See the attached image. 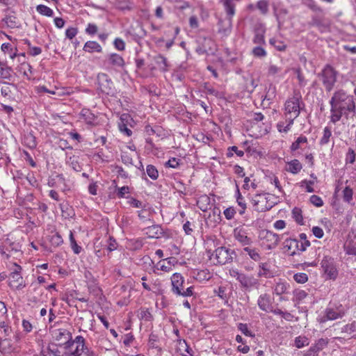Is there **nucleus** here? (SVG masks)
<instances>
[{
  "label": "nucleus",
  "mask_w": 356,
  "mask_h": 356,
  "mask_svg": "<svg viewBox=\"0 0 356 356\" xmlns=\"http://www.w3.org/2000/svg\"><path fill=\"white\" fill-rule=\"evenodd\" d=\"M151 238H157L160 232V227L159 226H152L147 229L146 232Z\"/></svg>",
  "instance_id": "de8ad7c7"
},
{
  "label": "nucleus",
  "mask_w": 356,
  "mask_h": 356,
  "mask_svg": "<svg viewBox=\"0 0 356 356\" xmlns=\"http://www.w3.org/2000/svg\"><path fill=\"white\" fill-rule=\"evenodd\" d=\"M236 202L241 209L238 210V213L240 215H243L245 213L246 209V203L243 197L240 193L238 189L236 191Z\"/></svg>",
  "instance_id": "a878e982"
},
{
  "label": "nucleus",
  "mask_w": 356,
  "mask_h": 356,
  "mask_svg": "<svg viewBox=\"0 0 356 356\" xmlns=\"http://www.w3.org/2000/svg\"><path fill=\"white\" fill-rule=\"evenodd\" d=\"M332 136V131L330 128L325 127L323 129V136L320 140V144L321 145H326L329 143L330 138Z\"/></svg>",
  "instance_id": "58836bf2"
},
{
  "label": "nucleus",
  "mask_w": 356,
  "mask_h": 356,
  "mask_svg": "<svg viewBox=\"0 0 356 356\" xmlns=\"http://www.w3.org/2000/svg\"><path fill=\"white\" fill-rule=\"evenodd\" d=\"M307 143V138L306 136H299L295 142H293L291 146V151H296L300 148L302 145Z\"/></svg>",
  "instance_id": "2f4dec72"
},
{
  "label": "nucleus",
  "mask_w": 356,
  "mask_h": 356,
  "mask_svg": "<svg viewBox=\"0 0 356 356\" xmlns=\"http://www.w3.org/2000/svg\"><path fill=\"white\" fill-rule=\"evenodd\" d=\"M237 327L244 335L250 337H254V334L249 330L248 324L240 323L237 325Z\"/></svg>",
  "instance_id": "37998d69"
},
{
  "label": "nucleus",
  "mask_w": 356,
  "mask_h": 356,
  "mask_svg": "<svg viewBox=\"0 0 356 356\" xmlns=\"http://www.w3.org/2000/svg\"><path fill=\"white\" fill-rule=\"evenodd\" d=\"M184 280L182 275L179 273H175L171 277L172 291L175 294L181 293V290L183 289V284Z\"/></svg>",
  "instance_id": "dca6fc26"
},
{
  "label": "nucleus",
  "mask_w": 356,
  "mask_h": 356,
  "mask_svg": "<svg viewBox=\"0 0 356 356\" xmlns=\"http://www.w3.org/2000/svg\"><path fill=\"white\" fill-rule=\"evenodd\" d=\"M62 237L58 234H55L51 236V242L53 245L58 246L59 245L63 243Z\"/></svg>",
  "instance_id": "e2e57ef3"
},
{
  "label": "nucleus",
  "mask_w": 356,
  "mask_h": 356,
  "mask_svg": "<svg viewBox=\"0 0 356 356\" xmlns=\"http://www.w3.org/2000/svg\"><path fill=\"white\" fill-rule=\"evenodd\" d=\"M303 107L304 104L302 102V97L300 94L294 93L292 97L288 98L284 104V115L285 122L277 123V127L278 131L284 133L288 132L293 124L294 120L299 116L300 111Z\"/></svg>",
  "instance_id": "f03ea898"
},
{
  "label": "nucleus",
  "mask_w": 356,
  "mask_h": 356,
  "mask_svg": "<svg viewBox=\"0 0 356 356\" xmlns=\"http://www.w3.org/2000/svg\"><path fill=\"white\" fill-rule=\"evenodd\" d=\"M36 10L40 15L47 17H51L54 15V11L52 9L42 4L37 6Z\"/></svg>",
  "instance_id": "c756f323"
},
{
  "label": "nucleus",
  "mask_w": 356,
  "mask_h": 356,
  "mask_svg": "<svg viewBox=\"0 0 356 356\" xmlns=\"http://www.w3.org/2000/svg\"><path fill=\"white\" fill-rule=\"evenodd\" d=\"M298 246V239L289 238L285 240L284 243V248L289 255L297 254V247Z\"/></svg>",
  "instance_id": "aec40b11"
},
{
  "label": "nucleus",
  "mask_w": 356,
  "mask_h": 356,
  "mask_svg": "<svg viewBox=\"0 0 356 356\" xmlns=\"http://www.w3.org/2000/svg\"><path fill=\"white\" fill-rule=\"evenodd\" d=\"M179 165V160L176 158L170 159L165 163V166L172 168H177Z\"/></svg>",
  "instance_id": "69168bd1"
},
{
  "label": "nucleus",
  "mask_w": 356,
  "mask_h": 356,
  "mask_svg": "<svg viewBox=\"0 0 356 356\" xmlns=\"http://www.w3.org/2000/svg\"><path fill=\"white\" fill-rule=\"evenodd\" d=\"M249 235V230L243 226L236 227L233 232L234 239L243 246H248L252 243V240Z\"/></svg>",
  "instance_id": "1a4fd4ad"
},
{
  "label": "nucleus",
  "mask_w": 356,
  "mask_h": 356,
  "mask_svg": "<svg viewBox=\"0 0 356 356\" xmlns=\"http://www.w3.org/2000/svg\"><path fill=\"white\" fill-rule=\"evenodd\" d=\"M328 343V341L327 339H319L317 340L315 343L312 346L318 353H319L321 350L325 348Z\"/></svg>",
  "instance_id": "c03bdc74"
},
{
  "label": "nucleus",
  "mask_w": 356,
  "mask_h": 356,
  "mask_svg": "<svg viewBox=\"0 0 356 356\" xmlns=\"http://www.w3.org/2000/svg\"><path fill=\"white\" fill-rule=\"evenodd\" d=\"M11 76V68L6 66L0 62V77L2 79H9Z\"/></svg>",
  "instance_id": "a19ab883"
},
{
  "label": "nucleus",
  "mask_w": 356,
  "mask_h": 356,
  "mask_svg": "<svg viewBox=\"0 0 356 356\" xmlns=\"http://www.w3.org/2000/svg\"><path fill=\"white\" fill-rule=\"evenodd\" d=\"M83 50L89 53L102 52V48L101 45L96 41H88L83 47Z\"/></svg>",
  "instance_id": "b1692460"
},
{
  "label": "nucleus",
  "mask_w": 356,
  "mask_h": 356,
  "mask_svg": "<svg viewBox=\"0 0 356 356\" xmlns=\"http://www.w3.org/2000/svg\"><path fill=\"white\" fill-rule=\"evenodd\" d=\"M293 295L294 300L298 302L302 301L307 296V292L304 290H296Z\"/></svg>",
  "instance_id": "5fc2aeb1"
},
{
  "label": "nucleus",
  "mask_w": 356,
  "mask_h": 356,
  "mask_svg": "<svg viewBox=\"0 0 356 356\" xmlns=\"http://www.w3.org/2000/svg\"><path fill=\"white\" fill-rule=\"evenodd\" d=\"M270 44L273 46L277 50L283 51L286 48V44L282 40L276 39V38H271L269 40Z\"/></svg>",
  "instance_id": "c9c22d12"
},
{
  "label": "nucleus",
  "mask_w": 356,
  "mask_h": 356,
  "mask_svg": "<svg viewBox=\"0 0 356 356\" xmlns=\"http://www.w3.org/2000/svg\"><path fill=\"white\" fill-rule=\"evenodd\" d=\"M99 89L104 93L107 95L114 92L113 83L109 76L106 74H99L97 76Z\"/></svg>",
  "instance_id": "9b49d317"
},
{
  "label": "nucleus",
  "mask_w": 356,
  "mask_h": 356,
  "mask_svg": "<svg viewBox=\"0 0 356 356\" xmlns=\"http://www.w3.org/2000/svg\"><path fill=\"white\" fill-rule=\"evenodd\" d=\"M309 200L312 204H314V206H316L317 207H321L323 205V200L321 199V197H320L318 195H312L310 197Z\"/></svg>",
  "instance_id": "6e6d98bb"
},
{
  "label": "nucleus",
  "mask_w": 356,
  "mask_h": 356,
  "mask_svg": "<svg viewBox=\"0 0 356 356\" xmlns=\"http://www.w3.org/2000/svg\"><path fill=\"white\" fill-rule=\"evenodd\" d=\"M273 276L270 264L268 262L260 263L257 268V277L268 278Z\"/></svg>",
  "instance_id": "a211bd4d"
},
{
  "label": "nucleus",
  "mask_w": 356,
  "mask_h": 356,
  "mask_svg": "<svg viewBox=\"0 0 356 356\" xmlns=\"http://www.w3.org/2000/svg\"><path fill=\"white\" fill-rule=\"evenodd\" d=\"M257 304L261 310L265 312L269 311L271 307L270 296L267 294L261 295L258 298Z\"/></svg>",
  "instance_id": "412c9836"
},
{
  "label": "nucleus",
  "mask_w": 356,
  "mask_h": 356,
  "mask_svg": "<svg viewBox=\"0 0 356 356\" xmlns=\"http://www.w3.org/2000/svg\"><path fill=\"white\" fill-rule=\"evenodd\" d=\"M302 169V165L299 161L294 159L289 163V168L287 170L293 174H297Z\"/></svg>",
  "instance_id": "bb28decb"
},
{
  "label": "nucleus",
  "mask_w": 356,
  "mask_h": 356,
  "mask_svg": "<svg viewBox=\"0 0 356 356\" xmlns=\"http://www.w3.org/2000/svg\"><path fill=\"white\" fill-rule=\"evenodd\" d=\"M330 121L332 123L339 122L342 115H348V112H354L355 103L353 95H348L343 90L335 92L330 101Z\"/></svg>",
  "instance_id": "f257e3e1"
},
{
  "label": "nucleus",
  "mask_w": 356,
  "mask_h": 356,
  "mask_svg": "<svg viewBox=\"0 0 356 356\" xmlns=\"http://www.w3.org/2000/svg\"><path fill=\"white\" fill-rule=\"evenodd\" d=\"M323 275L327 280H334L337 277L338 270L336 267L334 259L325 257L321 263Z\"/></svg>",
  "instance_id": "423d86ee"
},
{
  "label": "nucleus",
  "mask_w": 356,
  "mask_h": 356,
  "mask_svg": "<svg viewBox=\"0 0 356 356\" xmlns=\"http://www.w3.org/2000/svg\"><path fill=\"white\" fill-rule=\"evenodd\" d=\"M322 81L326 90L330 91L336 82V72L330 66H327L322 72Z\"/></svg>",
  "instance_id": "9d476101"
},
{
  "label": "nucleus",
  "mask_w": 356,
  "mask_h": 356,
  "mask_svg": "<svg viewBox=\"0 0 356 356\" xmlns=\"http://www.w3.org/2000/svg\"><path fill=\"white\" fill-rule=\"evenodd\" d=\"M154 60L161 70H167L168 63L167 60L164 56H163L162 55H158L154 58Z\"/></svg>",
  "instance_id": "473e14b6"
},
{
  "label": "nucleus",
  "mask_w": 356,
  "mask_h": 356,
  "mask_svg": "<svg viewBox=\"0 0 356 356\" xmlns=\"http://www.w3.org/2000/svg\"><path fill=\"white\" fill-rule=\"evenodd\" d=\"M355 331H356L355 323H352L350 324H348L342 328V332H347L348 334H352Z\"/></svg>",
  "instance_id": "680f3d73"
},
{
  "label": "nucleus",
  "mask_w": 356,
  "mask_h": 356,
  "mask_svg": "<svg viewBox=\"0 0 356 356\" xmlns=\"http://www.w3.org/2000/svg\"><path fill=\"white\" fill-rule=\"evenodd\" d=\"M207 253L210 260L214 264L224 265L233 259L234 252L224 246L217 248L212 253L209 250Z\"/></svg>",
  "instance_id": "7ed1b4c3"
},
{
  "label": "nucleus",
  "mask_w": 356,
  "mask_h": 356,
  "mask_svg": "<svg viewBox=\"0 0 356 356\" xmlns=\"http://www.w3.org/2000/svg\"><path fill=\"white\" fill-rule=\"evenodd\" d=\"M15 268L10 275L9 286L14 289H21L25 286L24 280L21 275L22 267L14 264Z\"/></svg>",
  "instance_id": "6e6552de"
},
{
  "label": "nucleus",
  "mask_w": 356,
  "mask_h": 356,
  "mask_svg": "<svg viewBox=\"0 0 356 356\" xmlns=\"http://www.w3.org/2000/svg\"><path fill=\"white\" fill-rule=\"evenodd\" d=\"M345 312L341 306L336 308L328 307L324 311L323 314L320 315L317 318V321L320 323H323L327 321H333L342 318Z\"/></svg>",
  "instance_id": "0eeeda50"
},
{
  "label": "nucleus",
  "mask_w": 356,
  "mask_h": 356,
  "mask_svg": "<svg viewBox=\"0 0 356 356\" xmlns=\"http://www.w3.org/2000/svg\"><path fill=\"white\" fill-rule=\"evenodd\" d=\"M98 28L95 24H88L86 29V33L88 35H95L97 32Z\"/></svg>",
  "instance_id": "338daca9"
},
{
  "label": "nucleus",
  "mask_w": 356,
  "mask_h": 356,
  "mask_svg": "<svg viewBox=\"0 0 356 356\" xmlns=\"http://www.w3.org/2000/svg\"><path fill=\"white\" fill-rule=\"evenodd\" d=\"M147 175L153 180H156L159 177L157 169L152 165H148L146 168Z\"/></svg>",
  "instance_id": "a18cd8bd"
},
{
  "label": "nucleus",
  "mask_w": 356,
  "mask_h": 356,
  "mask_svg": "<svg viewBox=\"0 0 356 356\" xmlns=\"http://www.w3.org/2000/svg\"><path fill=\"white\" fill-rule=\"evenodd\" d=\"M51 334L55 341H56L59 344H63L65 346L72 339L70 332L65 328L54 329L52 330Z\"/></svg>",
  "instance_id": "ddd939ff"
},
{
  "label": "nucleus",
  "mask_w": 356,
  "mask_h": 356,
  "mask_svg": "<svg viewBox=\"0 0 356 356\" xmlns=\"http://www.w3.org/2000/svg\"><path fill=\"white\" fill-rule=\"evenodd\" d=\"M295 346L298 348H301L307 346L309 344V340L307 337L299 336L295 338Z\"/></svg>",
  "instance_id": "72a5a7b5"
},
{
  "label": "nucleus",
  "mask_w": 356,
  "mask_h": 356,
  "mask_svg": "<svg viewBox=\"0 0 356 356\" xmlns=\"http://www.w3.org/2000/svg\"><path fill=\"white\" fill-rule=\"evenodd\" d=\"M78 33V30L74 27H70L65 31V36L69 39L74 38Z\"/></svg>",
  "instance_id": "13d9d810"
},
{
  "label": "nucleus",
  "mask_w": 356,
  "mask_h": 356,
  "mask_svg": "<svg viewBox=\"0 0 356 356\" xmlns=\"http://www.w3.org/2000/svg\"><path fill=\"white\" fill-rule=\"evenodd\" d=\"M293 279L298 283L304 284L308 280V276L305 273H298L293 275Z\"/></svg>",
  "instance_id": "603ef678"
},
{
  "label": "nucleus",
  "mask_w": 356,
  "mask_h": 356,
  "mask_svg": "<svg viewBox=\"0 0 356 356\" xmlns=\"http://www.w3.org/2000/svg\"><path fill=\"white\" fill-rule=\"evenodd\" d=\"M344 250L348 254L356 255V233L355 232L348 234L344 243Z\"/></svg>",
  "instance_id": "2eb2a0df"
},
{
  "label": "nucleus",
  "mask_w": 356,
  "mask_h": 356,
  "mask_svg": "<svg viewBox=\"0 0 356 356\" xmlns=\"http://www.w3.org/2000/svg\"><path fill=\"white\" fill-rule=\"evenodd\" d=\"M128 204L134 208L138 209H145L146 208V204L140 202V200L135 199L134 197H130L128 200Z\"/></svg>",
  "instance_id": "09e8293b"
},
{
  "label": "nucleus",
  "mask_w": 356,
  "mask_h": 356,
  "mask_svg": "<svg viewBox=\"0 0 356 356\" xmlns=\"http://www.w3.org/2000/svg\"><path fill=\"white\" fill-rule=\"evenodd\" d=\"M250 202L254 209L264 212L270 209L273 203L270 201V195L266 193H257L251 198Z\"/></svg>",
  "instance_id": "20e7f679"
},
{
  "label": "nucleus",
  "mask_w": 356,
  "mask_h": 356,
  "mask_svg": "<svg viewBox=\"0 0 356 356\" xmlns=\"http://www.w3.org/2000/svg\"><path fill=\"white\" fill-rule=\"evenodd\" d=\"M252 52L254 56L259 57V58H264L267 54L266 50L260 46H257V47H255L254 48H253Z\"/></svg>",
  "instance_id": "3c124183"
},
{
  "label": "nucleus",
  "mask_w": 356,
  "mask_h": 356,
  "mask_svg": "<svg viewBox=\"0 0 356 356\" xmlns=\"http://www.w3.org/2000/svg\"><path fill=\"white\" fill-rule=\"evenodd\" d=\"M250 179L249 177H245L244 179V184L243 186V188L245 190L256 189L257 187V184L254 183V181H252V182H250Z\"/></svg>",
  "instance_id": "4d7b16f0"
},
{
  "label": "nucleus",
  "mask_w": 356,
  "mask_h": 356,
  "mask_svg": "<svg viewBox=\"0 0 356 356\" xmlns=\"http://www.w3.org/2000/svg\"><path fill=\"white\" fill-rule=\"evenodd\" d=\"M292 216L295 221L299 225H303L304 220L300 209L295 207L292 211Z\"/></svg>",
  "instance_id": "4c0bfd02"
},
{
  "label": "nucleus",
  "mask_w": 356,
  "mask_h": 356,
  "mask_svg": "<svg viewBox=\"0 0 356 356\" xmlns=\"http://www.w3.org/2000/svg\"><path fill=\"white\" fill-rule=\"evenodd\" d=\"M81 115L87 124H93L95 116L88 109H82Z\"/></svg>",
  "instance_id": "cd10ccee"
},
{
  "label": "nucleus",
  "mask_w": 356,
  "mask_h": 356,
  "mask_svg": "<svg viewBox=\"0 0 356 356\" xmlns=\"http://www.w3.org/2000/svg\"><path fill=\"white\" fill-rule=\"evenodd\" d=\"M214 293L226 302H227L228 296L226 293L225 287L219 286L218 289H214Z\"/></svg>",
  "instance_id": "49530a36"
},
{
  "label": "nucleus",
  "mask_w": 356,
  "mask_h": 356,
  "mask_svg": "<svg viewBox=\"0 0 356 356\" xmlns=\"http://www.w3.org/2000/svg\"><path fill=\"white\" fill-rule=\"evenodd\" d=\"M238 282L245 288H250L257 284V280L254 277L246 275L244 273L241 276Z\"/></svg>",
  "instance_id": "5701e85b"
},
{
  "label": "nucleus",
  "mask_w": 356,
  "mask_h": 356,
  "mask_svg": "<svg viewBox=\"0 0 356 356\" xmlns=\"http://www.w3.org/2000/svg\"><path fill=\"white\" fill-rule=\"evenodd\" d=\"M222 3L229 19L227 27L223 30L220 29L219 31L223 33L224 35H227L231 31L232 18L235 14V4L232 0H222Z\"/></svg>",
  "instance_id": "4468645a"
},
{
  "label": "nucleus",
  "mask_w": 356,
  "mask_h": 356,
  "mask_svg": "<svg viewBox=\"0 0 356 356\" xmlns=\"http://www.w3.org/2000/svg\"><path fill=\"white\" fill-rule=\"evenodd\" d=\"M243 250L254 261H259L261 259V255L257 249L246 246L243 249Z\"/></svg>",
  "instance_id": "393cba45"
},
{
  "label": "nucleus",
  "mask_w": 356,
  "mask_h": 356,
  "mask_svg": "<svg viewBox=\"0 0 356 356\" xmlns=\"http://www.w3.org/2000/svg\"><path fill=\"white\" fill-rule=\"evenodd\" d=\"M108 63L113 66L122 67L124 65L123 58L117 54H111L108 56Z\"/></svg>",
  "instance_id": "4be33fe9"
},
{
  "label": "nucleus",
  "mask_w": 356,
  "mask_h": 356,
  "mask_svg": "<svg viewBox=\"0 0 356 356\" xmlns=\"http://www.w3.org/2000/svg\"><path fill=\"white\" fill-rule=\"evenodd\" d=\"M261 236L262 244L268 250L275 248L280 241L279 236L270 231H263Z\"/></svg>",
  "instance_id": "f8f14e48"
},
{
  "label": "nucleus",
  "mask_w": 356,
  "mask_h": 356,
  "mask_svg": "<svg viewBox=\"0 0 356 356\" xmlns=\"http://www.w3.org/2000/svg\"><path fill=\"white\" fill-rule=\"evenodd\" d=\"M266 33V28L263 24L259 23L255 26L254 36L253 38V42L254 44L261 45L266 43L264 34Z\"/></svg>",
  "instance_id": "f3484780"
},
{
  "label": "nucleus",
  "mask_w": 356,
  "mask_h": 356,
  "mask_svg": "<svg viewBox=\"0 0 356 356\" xmlns=\"http://www.w3.org/2000/svg\"><path fill=\"white\" fill-rule=\"evenodd\" d=\"M117 195L119 198H123L125 197L126 194L129 193V188L128 186H122L120 188H118Z\"/></svg>",
  "instance_id": "052dcab7"
},
{
  "label": "nucleus",
  "mask_w": 356,
  "mask_h": 356,
  "mask_svg": "<svg viewBox=\"0 0 356 356\" xmlns=\"http://www.w3.org/2000/svg\"><path fill=\"white\" fill-rule=\"evenodd\" d=\"M19 249V244L11 243L8 239L5 242V245L0 250V252L2 255L5 256L6 259L10 257V253L11 251L17 252Z\"/></svg>",
  "instance_id": "6ab92c4d"
},
{
  "label": "nucleus",
  "mask_w": 356,
  "mask_h": 356,
  "mask_svg": "<svg viewBox=\"0 0 356 356\" xmlns=\"http://www.w3.org/2000/svg\"><path fill=\"white\" fill-rule=\"evenodd\" d=\"M256 7L262 15H266L268 12L269 3L266 0H260L257 3Z\"/></svg>",
  "instance_id": "ea45409f"
},
{
  "label": "nucleus",
  "mask_w": 356,
  "mask_h": 356,
  "mask_svg": "<svg viewBox=\"0 0 356 356\" xmlns=\"http://www.w3.org/2000/svg\"><path fill=\"white\" fill-rule=\"evenodd\" d=\"M223 213L227 220H232L234 217L236 211L234 207H229L224 211Z\"/></svg>",
  "instance_id": "bf43d9fd"
},
{
  "label": "nucleus",
  "mask_w": 356,
  "mask_h": 356,
  "mask_svg": "<svg viewBox=\"0 0 356 356\" xmlns=\"http://www.w3.org/2000/svg\"><path fill=\"white\" fill-rule=\"evenodd\" d=\"M243 146L245 152L248 153L250 155H254L255 154L258 153L256 144L253 143V140L245 141L243 143Z\"/></svg>",
  "instance_id": "e433bc0d"
},
{
  "label": "nucleus",
  "mask_w": 356,
  "mask_h": 356,
  "mask_svg": "<svg viewBox=\"0 0 356 356\" xmlns=\"http://www.w3.org/2000/svg\"><path fill=\"white\" fill-rule=\"evenodd\" d=\"M156 269L165 273H170L172 270L171 264L167 263L164 259L159 261L156 265Z\"/></svg>",
  "instance_id": "79ce46f5"
},
{
  "label": "nucleus",
  "mask_w": 356,
  "mask_h": 356,
  "mask_svg": "<svg viewBox=\"0 0 356 356\" xmlns=\"http://www.w3.org/2000/svg\"><path fill=\"white\" fill-rule=\"evenodd\" d=\"M315 184L314 180H302L299 183V186L302 189H305V191L308 193H313L314 191V189L313 188V185Z\"/></svg>",
  "instance_id": "f704fd0d"
},
{
  "label": "nucleus",
  "mask_w": 356,
  "mask_h": 356,
  "mask_svg": "<svg viewBox=\"0 0 356 356\" xmlns=\"http://www.w3.org/2000/svg\"><path fill=\"white\" fill-rule=\"evenodd\" d=\"M129 118V115L123 114L120 118L121 122L119 123V129L121 132L124 133L127 136H129L131 135V131L127 128V125L123 123L124 120H127Z\"/></svg>",
  "instance_id": "c85d7f7f"
},
{
  "label": "nucleus",
  "mask_w": 356,
  "mask_h": 356,
  "mask_svg": "<svg viewBox=\"0 0 356 356\" xmlns=\"http://www.w3.org/2000/svg\"><path fill=\"white\" fill-rule=\"evenodd\" d=\"M288 286H289L285 282H277L275 286V288H274V293L278 296L282 295V294L286 293Z\"/></svg>",
  "instance_id": "7c9ffc66"
},
{
  "label": "nucleus",
  "mask_w": 356,
  "mask_h": 356,
  "mask_svg": "<svg viewBox=\"0 0 356 356\" xmlns=\"http://www.w3.org/2000/svg\"><path fill=\"white\" fill-rule=\"evenodd\" d=\"M209 278V273L205 270L198 272L196 277V279L199 281L208 280Z\"/></svg>",
  "instance_id": "774afa93"
},
{
  "label": "nucleus",
  "mask_w": 356,
  "mask_h": 356,
  "mask_svg": "<svg viewBox=\"0 0 356 356\" xmlns=\"http://www.w3.org/2000/svg\"><path fill=\"white\" fill-rule=\"evenodd\" d=\"M281 71V68L275 65L270 64L268 67V74L270 76H274Z\"/></svg>",
  "instance_id": "0e129e2a"
},
{
  "label": "nucleus",
  "mask_w": 356,
  "mask_h": 356,
  "mask_svg": "<svg viewBox=\"0 0 356 356\" xmlns=\"http://www.w3.org/2000/svg\"><path fill=\"white\" fill-rule=\"evenodd\" d=\"M353 192L349 187L346 186L343 191V198L345 202H350L353 199Z\"/></svg>",
  "instance_id": "8fccbe9b"
},
{
  "label": "nucleus",
  "mask_w": 356,
  "mask_h": 356,
  "mask_svg": "<svg viewBox=\"0 0 356 356\" xmlns=\"http://www.w3.org/2000/svg\"><path fill=\"white\" fill-rule=\"evenodd\" d=\"M64 348V356H81L86 349L85 339L81 336H77L67 343Z\"/></svg>",
  "instance_id": "39448f33"
},
{
  "label": "nucleus",
  "mask_w": 356,
  "mask_h": 356,
  "mask_svg": "<svg viewBox=\"0 0 356 356\" xmlns=\"http://www.w3.org/2000/svg\"><path fill=\"white\" fill-rule=\"evenodd\" d=\"M355 153L352 148H349L346 154V163L353 164L355 161Z\"/></svg>",
  "instance_id": "864d4df0"
}]
</instances>
